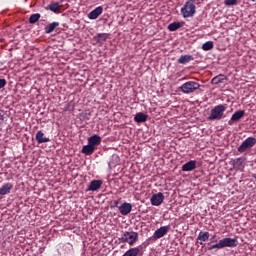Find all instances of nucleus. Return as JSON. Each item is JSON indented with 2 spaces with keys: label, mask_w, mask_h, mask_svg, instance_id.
Instances as JSON below:
<instances>
[{
  "label": "nucleus",
  "mask_w": 256,
  "mask_h": 256,
  "mask_svg": "<svg viewBox=\"0 0 256 256\" xmlns=\"http://www.w3.org/2000/svg\"><path fill=\"white\" fill-rule=\"evenodd\" d=\"M203 51H211L213 49V41H207L202 45Z\"/></svg>",
  "instance_id": "nucleus-29"
},
{
  "label": "nucleus",
  "mask_w": 256,
  "mask_h": 256,
  "mask_svg": "<svg viewBox=\"0 0 256 256\" xmlns=\"http://www.w3.org/2000/svg\"><path fill=\"white\" fill-rule=\"evenodd\" d=\"M119 211L121 215H129V213L133 211V205L131 203L125 202L119 207Z\"/></svg>",
  "instance_id": "nucleus-11"
},
{
  "label": "nucleus",
  "mask_w": 256,
  "mask_h": 256,
  "mask_svg": "<svg viewBox=\"0 0 256 256\" xmlns=\"http://www.w3.org/2000/svg\"><path fill=\"white\" fill-rule=\"evenodd\" d=\"M237 245H239V240L237 239V237L235 238H223L221 240H219L218 243L211 245L208 250L209 251H213V249H225V247H230V248H234L237 247Z\"/></svg>",
  "instance_id": "nucleus-2"
},
{
  "label": "nucleus",
  "mask_w": 256,
  "mask_h": 256,
  "mask_svg": "<svg viewBox=\"0 0 256 256\" xmlns=\"http://www.w3.org/2000/svg\"><path fill=\"white\" fill-rule=\"evenodd\" d=\"M244 161L245 160H243V158H236V159H234L233 161H232V165L234 166V167H236L237 169H239V167H241V165H243V163H244Z\"/></svg>",
  "instance_id": "nucleus-28"
},
{
  "label": "nucleus",
  "mask_w": 256,
  "mask_h": 256,
  "mask_svg": "<svg viewBox=\"0 0 256 256\" xmlns=\"http://www.w3.org/2000/svg\"><path fill=\"white\" fill-rule=\"evenodd\" d=\"M201 87V84L195 81H188L180 86V91L185 95H189L191 93H195L197 89Z\"/></svg>",
  "instance_id": "nucleus-6"
},
{
  "label": "nucleus",
  "mask_w": 256,
  "mask_h": 256,
  "mask_svg": "<svg viewBox=\"0 0 256 256\" xmlns=\"http://www.w3.org/2000/svg\"><path fill=\"white\" fill-rule=\"evenodd\" d=\"M197 12L195 3L193 0L187 1L184 6L181 8V15L184 17V19H187L189 17H193L195 13Z\"/></svg>",
  "instance_id": "nucleus-4"
},
{
  "label": "nucleus",
  "mask_w": 256,
  "mask_h": 256,
  "mask_svg": "<svg viewBox=\"0 0 256 256\" xmlns=\"http://www.w3.org/2000/svg\"><path fill=\"white\" fill-rule=\"evenodd\" d=\"M237 1L239 0H224V5H226V7H231L237 5Z\"/></svg>",
  "instance_id": "nucleus-30"
},
{
  "label": "nucleus",
  "mask_w": 256,
  "mask_h": 256,
  "mask_svg": "<svg viewBox=\"0 0 256 256\" xmlns=\"http://www.w3.org/2000/svg\"><path fill=\"white\" fill-rule=\"evenodd\" d=\"M245 117L244 110H237L228 121V125H233V123H237V121H241Z\"/></svg>",
  "instance_id": "nucleus-9"
},
{
  "label": "nucleus",
  "mask_w": 256,
  "mask_h": 256,
  "mask_svg": "<svg viewBox=\"0 0 256 256\" xmlns=\"http://www.w3.org/2000/svg\"><path fill=\"white\" fill-rule=\"evenodd\" d=\"M227 111V104H219L211 109L210 114L208 116L209 121H221L224 119L225 112Z\"/></svg>",
  "instance_id": "nucleus-1"
},
{
  "label": "nucleus",
  "mask_w": 256,
  "mask_h": 256,
  "mask_svg": "<svg viewBox=\"0 0 256 256\" xmlns=\"http://www.w3.org/2000/svg\"><path fill=\"white\" fill-rule=\"evenodd\" d=\"M228 78L227 76L220 74L212 78L211 83L212 85H221V83H227Z\"/></svg>",
  "instance_id": "nucleus-13"
},
{
  "label": "nucleus",
  "mask_w": 256,
  "mask_h": 256,
  "mask_svg": "<svg viewBox=\"0 0 256 256\" xmlns=\"http://www.w3.org/2000/svg\"><path fill=\"white\" fill-rule=\"evenodd\" d=\"M143 245H144V247H148L149 242H144L142 245H140L138 247L130 248L122 256H138V255H140L141 250L143 249Z\"/></svg>",
  "instance_id": "nucleus-7"
},
{
  "label": "nucleus",
  "mask_w": 256,
  "mask_h": 256,
  "mask_svg": "<svg viewBox=\"0 0 256 256\" xmlns=\"http://www.w3.org/2000/svg\"><path fill=\"white\" fill-rule=\"evenodd\" d=\"M191 61H193V56L192 55H182L178 59V63L180 65H185L186 63H189Z\"/></svg>",
  "instance_id": "nucleus-23"
},
{
  "label": "nucleus",
  "mask_w": 256,
  "mask_h": 256,
  "mask_svg": "<svg viewBox=\"0 0 256 256\" xmlns=\"http://www.w3.org/2000/svg\"><path fill=\"white\" fill-rule=\"evenodd\" d=\"M40 19H41V14L39 13L32 14L29 17V23L31 25H35V23H37V21H39Z\"/></svg>",
  "instance_id": "nucleus-26"
},
{
  "label": "nucleus",
  "mask_w": 256,
  "mask_h": 256,
  "mask_svg": "<svg viewBox=\"0 0 256 256\" xmlns=\"http://www.w3.org/2000/svg\"><path fill=\"white\" fill-rule=\"evenodd\" d=\"M11 191H13V184L8 182V183L2 185V187H0V196L9 195V193H11Z\"/></svg>",
  "instance_id": "nucleus-16"
},
{
  "label": "nucleus",
  "mask_w": 256,
  "mask_h": 256,
  "mask_svg": "<svg viewBox=\"0 0 256 256\" xmlns=\"http://www.w3.org/2000/svg\"><path fill=\"white\" fill-rule=\"evenodd\" d=\"M103 13V6H98L88 14V18L91 20L97 19Z\"/></svg>",
  "instance_id": "nucleus-12"
},
{
  "label": "nucleus",
  "mask_w": 256,
  "mask_h": 256,
  "mask_svg": "<svg viewBox=\"0 0 256 256\" xmlns=\"http://www.w3.org/2000/svg\"><path fill=\"white\" fill-rule=\"evenodd\" d=\"M1 121H3V115L0 114V125H1Z\"/></svg>",
  "instance_id": "nucleus-33"
},
{
  "label": "nucleus",
  "mask_w": 256,
  "mask_h": 256,
  "mask_svg": "<svg viewBox=\"0 0 256 256\" xmlns=\"http://www.w3.org/2000/svg\"><path fill=\"white\" fill-rule=\"evenodd\" d=\"M197 167V161L195 160H190L186 162L184 165H182V171L189 172L193 171Z\"/></svg>",
  "instance_id": "nucleus-15"
},
{
  "label": "nucleus",
  "mask_w": 256,
  "mask_h": 256,
  "mask_svg": "<svg viewBox=\"0 0 256 256\" xmlns=\"http://www.w3.org/2000/svg\"><path fill=\"white\" fill-rule=\"evenodd\" d=\"M120 243H128V245H134L139 241V233L135 231H126L119 238Z\"/></svg>",
  "instance_id": "nucleus-3"
},
{
  "label": "nucleus",
  "mask_w": 256,
  "mask_h": 256,
  "mask_svg": "<svg viewBox=\"0 0 256 256\" xmlns=\"http://www.w3.org/2000/svg\"><path fill=\"white\" fill-rule=\"evenodd\" d=\"M62 5H60L59 2H53L48 6L49 11H52V13H59L61 11Z\"/></svg>",
  "instance_id": "nucleus-22"
},
{
  "label": "nucleus",
  "mask_w": 256,
  "mask_h": 256,
  "mask_svg": "<svg viewBox=\"0 0 256 256\" xmlns=\"http://www.w3.org/2000/svg\"><path fill=\"white\" fill-rule=\"evenodd\" d=\"M149 119V115L139 112L134 116L135 123H145Z\"/></svg>",
  "instance_id": "nucleus-18"
},
{
  "label": "nucleus",
  "mask_w": 256,
  "mask_h": 256,
  "mask_svg": "<svg viewBox=\"0 0 256 256\" xmlns=\"http://www.w3.org/2000/svg\"><path fill=\"white\" fill-rule=\"evenodd\" d=\"M256 145L255 137L246 138L241 145L237 148L238 153H249L253 147Z\"/></svg>",
  "instance_id": "nucleus-5"
},
{
  "label": "nucleus",
  "mask_w": 256,
  "mask_h": 256,
  "mask_svg": "<svg viewBox=\"0 0 256 256\" xmlns=\"http://www.w3.org/2000/svg\"><path fill=\"white\" fill-rule=\"evenodd\" d=\"M253 3H256V0H251Z\"/></svg>",
  "instance_id": "nucleus-34"
},
{
  "label": "nucleus",
  "mask_w": 256,
  "mask_h": 256,
  "mask_svg": "<svg viewBox=\"0 0 256 256\" xmlns=\"http://www.w3.org/2000/svg\"><path fill=\"white\" fill-rule=\"evenodd\" d=\"M59 26V22H52L48 24L45 28L44 31L47 35L51 34L54 32L55 28Z\"/></svg>",
  "instance_id": "nucleus-21"
},
{
  "label": "nucleus",
  "mask_w": 256,
  "mask_h": 256,
  "mask_svg": "<svg viewBox=\"0 0 256 256\" xmlns=\"http://www.w3.org/2000/svg\"><path fill=\"white\" fill-rule=\"evenodd\" d=\"M5 85H7V80L0 79V89H3V87H5Z\"/></svg>",
  "instance_id": "nucleus-31"
},
{
  "label": "nucleus",
  "mask_w": 256,
  "mask_h": 256,
  "mask_svg": "<svg viewBox=\"0 0 256 256\" xmlns=\"http://www.w3.org/2000/svg\"><path fill=\"white\" fill-rule=\"evenodd\" d=\"M166 233H169V226H162L154 232L153 238L161 239V237H165Z\"/></svg>",
  "instance_id": "nucleus-10"
},
{
  "label": "nucleus",
  "mask_w": 256,
  "mask_h": 256,
  "mask_svg": "<svg viewBox=\"0 0 256 256\" xmlns=\"http://www.w3.org/2000/svg\"><path fill=\"white\" fill-rule=\"evenodd\" d=\"M88 143L92 146V147H97V145H101V138L99 135L94 134L91 137L88 138Z\"/></svg>",
  "instance_id": "nucleus-19"
},
{
  "label": "nucleus",
  "mask_w": 256,
  "mask_h": 256,
  "mask_svg": "<svg viewBox=\"0 0 256 256\" xmlns=\"http://www.w3.org/2000/svg\"><path fill=\"white\" fill-rule=\"evenodd\" d=\"M82 153L84 155H93L95 153V146H92L89 142L88 145L82 147Z\"/></svg>",
  "instance_id": "nucleus-20"
},
{
  "label": "nucleus",
  "mask_w": 256,
  "mask_h": 256,
  "mask_svg": "<svg viewBox=\"0 0 256 256\" xmlns=\"http://www.w3.org/2000/svg\"><path fill=\"white\" fill-rule=\"evenodd\" d=\"M36 141L39 145H41L42 143H49L51 139H49L48 137H45V133H43L42 130H39L36 133Z\"/></svg>",
  "instance_id": "nucleus-14"
},
{
  "label": "nucleus",
  "mask_w": 256,
  "mask_h": 256,
  "mask_svg": "<svg viewBox=\"0 0 256 256\" xmlns=\"http://www.w3.org/2000/svg\"><path fill=\"white\" fill-rule=\"evenodd\" d=\"M94 39L97 41V43H101V42L107 41V39H109V34L98 33L96 36H94Z\"/></svg>",
  "instance_id": "nucleus-24"
},
{
  "label": "nucleus",
  "mask_w": 256,
  "mask_h": 256,
  "mask_svg": "<svg viewBox=\"0 0 256 256\" xmlns=\"http://www.w3.org/2000/svg\"><path fill=\"white\" fill-rule=\"evenodd\" d=\"M177 29H181V22H172L168 25V31H177Z\"/></svg>",
  "instance_id": "nucleus-27"
},
{
  "label": "nucleus",
  "mask_w": 256,
  "mask_h": 256,
  "mask_svg": "<svg viewBox=\"0 0 256 256\" xmlns=\"http://www.w3.org/2000/svg\"><path fill=\"white\" fill-rule=\"evenodd\" d=\"M210 242L211 243H217V234H214L213 236H211Z\"/></svg>",
  "instance_id": "nucleus-32"
},
{
  "label": "nucleus",
  "mask_w": 256,
  "mask_h": 256,
  "mask_svg": "<svg viewBox=\"0 0 256 256\" xmlns=\"http://www.w3.org/2000/svg\"><path fill=\"white\" fill-rule=\"evenodd\" d=\"M209 232L200 231L197 237V241H209Z\"/></svg>",
  "instance_id": "nucleus-25"
},
{
  "label": "nucleus",
  "mask_w": 256,
  "mask_h": 256,
  "mask_svg": "<svg viewBox=\"0 0 256 256\" xmlns=\"http://www.w3.org/2000/svg\"><path fill=\"white\" fill-rule=\"evenodd\" d=\"M150 201L152 205H154L155 207H159V205H161V203L165 201V195H163V193L161 192L153 194Z\"/></svg>",
  "instance_id": "nucleus-8"
},
{
  "label": "nucleus",
  "mask_w": 256,
  "mask_h": 256,
  "mask_svg": "<svg viewBox=\"0 0 256 256\" xmlns=\"http://www.w3.org/2000/svg\"><path fill=\"white\" fill-rule=\"evenodd\" d=\"M102 185L103 182L101 180H92L88 187V191H98V189H101Z\"/></svg>",
  "instance_id": "nucleus-17"
}]
</instances>
